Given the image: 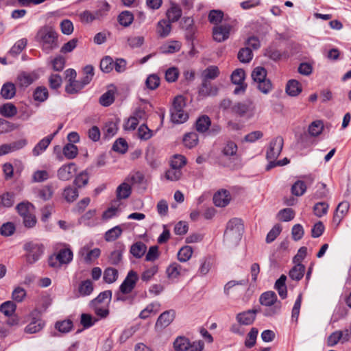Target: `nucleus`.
I'll list each match as a JSON object with an SVG mask.
<instances>
[{
	"mask_svg": "<svg viewBox=\"0 0 351 351\" xmlns=\"http://www.w3.org/2000/svg\"><path fill=\"white\" fill-rule=\"evenodd\" d=\"M58 33L50 25L40 27L34 37L41 50L49 54L59 47Z\"/></svg>",
	"mask_w": 351,
	"mask_h": 351,
	"instance_id": "nucleus-1",
	"label": "nucleus"
},
{
	"mask_svg": "<svg viewBox=\"0 0 351 351\" xmlns=\"http://www.w3.org/2000/svg\"><path fill=\"white\" fill-rule=\"evenodd\" d=\"M243 232V225L241 220L238 218L230 219L226 226L223 238L230 245H236L241 239Z\"/></svg>",
	"mask_w": 351,
	"mask_h": 351,
	"instance_id": "nucleus-2",
	"label": "nucleus"
},
{
	"mask_svg": "<svg viewBox=\"0 0 351 351\" xmlns=\"http://www.w3.org/2000/svg\"><path fill=\"white\" fill-rule=\"evenodd\" d=\"M260 303L262 305L271 308H267L264 311V315L267 317L272 316L278 313L281 308V302L277 300V296L274 291H267L261 294L259 298Z\"/></svg>",
	"mask_w": 351,
	"mask_h": 351,
	"instance_id": "nucleus-3",
	"label": "nucleus"
},
{
	"mask_svg": "<svg viewBox=\"0 0 351 351\" xmlns=\"http://www.w3.org/2000/svg\"><path fill=\"white\" fill-rule=\"evenodd\" d=\"M184 99L179 95L175 97L171 108V119L174 123H183L189 118L188 114L184 111Z\"/></svg>",
	"mask_w": 351,
	"mask_h": 351,
	"instance_id": "nucleus-4",
	"label": "nucleus"
},
{
	"mask_svg": "<svg viewBox=\"0 0 351 351\" xmlns=\"http://www.w3.org/2000/svg\"><path fill=\"white\" fill-rule=\"evenodd\" d=\"M23 249L27 252L26 260L29 264H33L38 261L45 251L43 244L38 241H31L26 243L23 246Z\"/></svg>",
	"mask_w": 351,
	"mask_h": 351,
	"instance_id": "nucleus-5",
	"label": "nucleus"
},
{
	"mask_svg": "<svg viewBox=\"0 0 351 351\" xmlns=\"http://www.w3.org/2000/svg\"><path fill=\"white\" fill-rule=\"evenodd\" d=\"M45 326V322L40 317L37 312L30 314V321L25 327L24 332L26 334H35L41 331Z\"/></svg>",
	"mask_w": 351,
	"mask_h": 351,
	"instance_id": "nucleus-6",
	"label": "nucleus"
},
{
	"mask_svg": "<svg viewBox=\"0 0 351 351\" xmlns=\"http://www.w3.org/2000/svg\"><path fill=\"white\" fill-rule=\"evenodd\" d=\"M101 254V250L98 247L91 249L89 245H85L79 251V255L86 264H91L97 260Z\"/></svg>",
	"mask_w": 351,
	"mask_h": 351,
	"instance_id": "nucleus-7",
	"label": "nucleus"
},
{
	"mask_svg": "<svg viewBox=\"0 0 351 351\" xmlns=\"http://www.w3.org/2000/svg\"><path fill=\"white\" fill-rule=\"evenodd\" d=\"M138 280V274L134 270L129 271L125 278L119 287L120 291L123 294H128L131 293L135 287Z\"/></svg>",
	"mask_w": 351,
	"mask_h": 351,
	"instance_id": "nucleus-8",
	"label": "nucleus"
},
{
	"mask_svg": "<svg viewBox=\"0 0 351 351\" xmlns=\"http://www.w3.org/2000/svg\"><path fill=\"white\" fill-rule=\"evenodd\" d=\"M231 29L232 25L228 23L215 25L213 28V39L218 43L226 40L230 36Z\"/></svg>",
	"mask_w": 351,
	"mask_h": 351,
	"instance_id": "nucleus-9",
	"label": "nucleus"
},
{
	"mask_svg": "<svg viewBox=\"0 0 351 351\" xmlns=\"http://www.w3.org/2000/svg\"><path fill=\"white\" fill-rule=\"evenodd\" d=\"M284 141L281 136H277L271 141L267 151L268 160H275L278 157L283 147Z\"/></svg>",
	"mask_w": 351,
	"mask_h": 351,
	"instance_id": "nucleus-10",
	"label": "nucleus"
},
{
	"mask_svg": "<svg viewBox=\"0 0 351 351\" xmlns=\"http://www.w3.org/2000/svg\"><path fill=\"white\" fill-rule=\"evenodd\" d=\"M350 338L351 331L350 330H337L328 337L327 343L329 346H334L339 342L341 343L347 342Z\"/></svg>",
	"mask_w": 351,
	"mask_h": 351,
	"instance_id": "nucleus-11",
	"label": "nucleus"
},
{
	"mask_svg": "<svg viewBox=\"0 0 351 351\" xmlns=\"http://www.w3.org/2000/svg\"><path fill=\"white\" fill-rule=\"evenodd\" d=\"M77 171V166L74 162H70L60 167L57 171V176L62 181L69 180Z\"/></svg>",
	"mask_w": 351,
	"mask_h": 351,
	"instance_id": "nucleus-12",
	"label": "nucleus"
},
{
	"mask_svg": "<svg viewBox=\"0 0 351 351\" xmlns=\"http://www.w3.org/2000/svg\"><path fill=\"white\" fill-rule=\"evenodd\" d=\"M258 310H247L238 313L236 315V320L240 325L249 326L253 324L256 319Z\"/></svg>",
	"mask_w": 351,
	"mask_h": 351,
	"instance_id": "nucleus-13",
	"label": "nucleus"
},
{
	"mask_svg": "<svg viewBox=\"0 0 351 351\" xmlns=\"http://www.w3.org/2000/svg\"><path fill=\"white\" fill-rule=\"evenodd\" d=\"M231 196L228 190L221 189L216 192L213 196V203L217 207H225L230 202Z\"/></svg>",
	"mask_w": 351,
	"mask_h": 351,
	"instance_id": "nucleus-14",
	"label": "nucleus"
},
{
	"mask_svg": "<svg viewBox=\"0 0 351 351\" xmlns=\"http://www.w3.org/2000/svg\"><path fill=\"white\" fill-rule=\"evenodd\" d=\"M350 208V204L348 202L344 201L342 202H340L337 208L336 211L333 216V222L338 226L342 219L344 218V217L346 215V214L348 212Z\"/></svg>",
	"mask_w": 351,
	"mask_h": 351,
	"instance_id": "nucleus-15",
	"label": "nucleus"
},
{
	"mask_svg": "<svg viewBox=\"0 0 351 351\" xmlns=\"http://www.w3.org/2000/svg\"><path fill=\"white\" fill-rule=\"evenodd\" d=\"M188 271L177 263H173L167 268V276L169 279H176L180 276H184Z\"/></svg>",
	"mask_w": 351,
	"mask_h": 351,
	"instance_id": "nucleus-16",
	"label": "nucleus"
},
{
	"mask_svg": "<svg viewBox=\"0 0 351 351\" xmlns=\"http://www.w3.org/2000/svg\"><path fill=\"white\" fill-rule=\"evenodd\" d=\"M175 317V311L173 310L166 311L163 312L158 318L156 327L165 328L168 326Z\"/></svg>",
	"mask_w": 351,
	"mask_h": 351,
	"instance_id": "nucleus-17",
	"label": "nucleus"
},
{
	"mask_svg": "<svg viewBox=\"0 0 351 351\" xmlns=\"http://www.w3.org/2000/svg\"><path fill=\"white\" fill-rule=\"evenodd\" d=\"M38 79L35 73L23 72L17 77L18 84L20 87L26 88Z\"/></svg>",
	"mask_w": 351,
	"mask_h": 351,
	"instance_id": "nucleus-18",
	"label": "nucleus"
},
{
	"mask_svg": "<svg viewBox=\"0 0 351 351\" xmlns=\"http://www.w3.org/2000/svg\"><path fill=\"white\" fill-rule=\"evenodd\" d=\"M302 91L301 84L296 80H289L286 85L285 92L291 97H296Z\"/></svg>",
	"mask_w": 351,
	"mask_h": 351,
	"instance_id": "nucleus-19",
	"label": "nucleus"
},
{
	"mask_svg": "<svg viewBox=\"0 0 351 351\" xmlns=\"http://www.w3.org/2000/svg\"><path fill=\"white\" fill-rule=\"evenodd\" d=\"M27 144L26 139H21L10 144L1 145V155L6 154L24 147Z\"/></svg>",
	"mask_w": 351,
	"mask_h": 351,
	"instance_id": "nucleus-20",
	"label": "nucleus"
},
{
	"mask_svg": "<svg viewBox=\"0 0 351 351\" xmlns=\"http://www.w3.org/2000/svg\"><path fill=\"white\" fill-rule=\"evenodd\" d=\"M217 93L218 88L217 86H213L208 81L202 80L201 87L199 89V94L200 96H215Z\"/></svg>",
	"mask_w": 351,
	"mask_h": 351,
	"instance_id": "nucleus-21",
	"label": "nucleus"
},
{
	"mask_svg": "<svg viewBox=\"0 0 351 351\" xmlns=\"http://www.w3.org/2000/svg\"><path fill=\"white\" fill-rule=\"evenodd\" d=\"M96 210H89L80 219V223L89 227H93L98 224V220L95 217Z\"/></svg>",
	"mask_w": 351,
	"mask_h": 351,
	"instance_id": "nucleus-22",
	"label": "nucleus"
},
{
	"mask_svg": "<svg viewBox=\"0 0 351 351\" xmlns=\"http://www.w3.org/2000/svg\"><path fill=\"white\" fill-rule=\"evenodd\" d=\"M93 284L90 280L80 282L77 287L78 296L86 297L90 295L93 291Z\"/></svg>",
	"mask_w": 351,
	"mask_h": 351,
	"instance_id": "nucleus-23",
	"label": "nucleus"
},
{
	"mask_svg": "<svg viewBox=\"0 0 351 351\" xmlns=\"http://www.w3.org/2000/svg\"><path fill=\"white\" fill-rule=\"evenodd\" d=\"M211 126V120L207 115L200 116L195 122L196 130L199 133L208 132Z\"/></svg>",
	"mask_w": 351,
	"mask_h": 351,
	"instance_id": "nucleus-24",
	"label": "nucleus"
},
{
	"mask_svg": "<svg viewBox=\"0 0 351 351\" xmlns=\"http://www.w3.org/2000/svg\"><path fill=\"white\" fill-rule=\"evenodd\" d=\"M51 143V136H45L42 138L39 142L34 146L32 149V154L34 156H38L42 154L49 147Z\"/></svg>",
	"mask_w": 351,
	"mask_h": 351,
	"instance_id": "nucleus-25",
	"label": "nucleus"
},
{
	"mask_svg": "<svg viewBox=\"0 0 351 351\" xmlns=\"http://www.w3.org/2000/svg\"><path fill=\"white\" fill-rule=\"evenodd\" d=\"M132 193L131 184L126 180L117 189L116 194L118 199H125L130 197Z\"/></svg>",
	"mask_w": 351,
	"mask_h": 351,
	"instance_id": "nucleus-26",
	"label": "nucleus"
},
{
	"mask_svg": "<svg viewBox=\"0 0 351 351\" xmlns=\"http://www.w3.org/2000/svg\"><path fill=\"white\" fill-rule=\"evenodd\" d=\"M182 10L180 6L176 3H172L171 7L167 11V16L169 23L178 21L182 16Z\"/></svg>",
	"mask_w": 351,
	"mask_h": 351,
	"instance_id": "nucleus-27",
	"label": "nucleus"
},
{
	"mask_svg": "<svg viewBox=\"0 0 351 351\" xmlns=\"http://www.w3.org/2000/svg\"><path fill=\"white\" fill-rule=\"evenodd\" d=\"M247 283V280H230L223 287V293L226 296H230V294L237 290L238 286L246 285Z\"/></svg>",
	"mask_w": 351,
	"mask_h": 351,
	"instance_id": "nucleus-28",
	"label": "nucleus"
},
{
	"mask_svg": "<svg viewBox=\"0 0 351 351\" xmlns=\"http://www.w3.org/2000/svg\"><path fill=\"white\" fill-rule=\"evenodd\" d=\"M112 88L108 90L99 98V104L105 107L110 106L114 101V95L116 88L114 86H111Z\"/></svg>",
	"mask_w": 351,
	"mask_h": 351,
	"instance_id": "nucleus-29",
	"label": "nucleus"
},
{
	"mask_svg": "<svg viewBox=\"0 0 351 351\" xmlns=\"http://www.w3.org/2000/svg\"><path fill=\"white\" fill-rule=\"evenodd\" d=\"M56 258L60 265L69 264L73 260V252L69 248L61 249L56 254Z\"/></svg>",
	"mask_w": 351,
	"mask_h": 351,
	"instance_id": "nucleus-30",
	"label": "nucleus"
},
{
	"mask_svg": "<svg viewBox=\"0 0 351 351\" xmlns=\"http://www.w3.org/2000/svg\"><path fill=\"white\" fill-rule=\"evenodd\" d=\"M287 277L285 275H281L280 277L276 280L275 283V289L277 290L280 297L285 299L287 296V290L286 286Z\"/></svg>",
	"mask_w": 351,
	"mask_h": 351,
	"instance_id": "nucleus-31",
	"label": "nucleus"
},
{
	"mask_svg": "<svg viewBox=\"0 0 351 351\" xmlns=\"http://www.w3.org/2000/svg\"><path fill=\"white\" fill-rule=\"evenodd\" d=\"M219 69L217 66L211 65L203 71L202 77L204 80H212L216 79L219 75Z\"/></svg>",
	"mask_w": 351,
	"mask_h": 351,
	"instance_id": "nucleus-32",
	"label": "nucleus"
},
{
	"mask_svg": "<svg viewBox=\"0 0 351 351\" xmlns=\"http://www.w3.org/2000/svg\"><path fill=\"white\" fill-rule=\"evenodd\" d=\"M146 250V245L141 241L134 243L130 247V253L136 258H141Z\"/></svg>",
	"mask_w": 351,
	"mask_h": 351,
	"instance_id": "nucleus-33",
	"label": "nucleus"
},
{
	"mask_svg": "<svg viewBox=\"0 0 351 351\" xmlns=\"http://www.w3.org/2000/svg\"><path fill=\"white\" fill-rule=\"evenodd\" d=\"M97 10L95 13L96 14L98 19H100L106 16L110 9V5L106 1H97Z\"/></svg>",
	"mask_w": 351,
	"mask_h": 351,
	"instance_id": "nucleus-34",
	"label": "nucleus"
},
{
	"mask_svg": "<svg viewBox=\"0 0 351 351\" xmlns=\"http://www.w3.org/2000/svg\"><path fill=\"white\" fill-rule=\"evenodd\" d=\"M304 265L298 263L290 270L289 275L292 280L298 281L304 276Z\"/></svg>",
	"mask_w": 351,
	"mask_h": 351,
	"instance_id": "nucleus-35",
	"label": "nucleus"
},
{
	"mask_svg": "<svg viewBox=\"0 0 351 351\" xmlns=\"http://www.w3.org/2000/svg\"><path fill=\"white\" fill-rule=\"evenodd\" d=\"M16 95V86L12 82L5 83L1 86V97L6 99H12Z\"/></svg>",
	"mask_w": 351,
	"mask_h": 351,
	"instance_id": "nucleus-36",
	"label": "nucleus"
},
{
	"mask_svg": "<svg viewBox=\"0 0 351 351\" xmlns=\"http://www.w3.org/2000/svg\"><path fill=\"white\" fill-rule=\"evenodd\" d=\"M237 144L233 141H229L224 143L221 148V153L224 156L230 157L237 154Z\"/></svg>",
	"mask_w": 351,
	"mask_h": 351,
	"instance_id": "nucleus-37",
	"label": "nucleus"
},
{
	"mask_svg": "<svg viewBox=\"0 0 351 351\" xmlns=\"http://www.w3.org/2000/svg\"><path fill=\"white\" fill-rule=\"evenodd\" d=\"M84 86L80 80H72L68 82L65 86V91L70 95L78 93L82 89L84 88Z\"/></svg>",
	"mask_w": 351,
	"mask_h": 351,
	"instance_id": "nucleus-38",
	"label": "nucleus"
},
{
	"mask_svg": "<svg viewBox=\"0 0 351 351\" xmlns=\"http://www.w3.org/2000/svg\"><path fill=\"white\" fill-rule=\"evenodd\" d=\"M123 230L120 226H116L108 230L105 233V240L108 242L114 241L117 239L122 234Z\"/></svg>",
	"mask_w": 351,
	"mask_h": 351,
	"instance_id": "nucleus-39",
	"label": "nucleus"
},
{
	"mask_svg": "<svg viewBox=\"0 0 351 351\" xmlns=\"http://www.w3.org/2000/svg\"><path fill=\"white\" fill-rule=\"evenodd\" d=\"M134 21V15L130 11H123L118 16V21L124 27L130 26Z\"/></svg>",
	"mask_w": 351,
	"mask_h": 351,
	"instance_id": "nucleus-40",
	"label": "nucleus"
},
{
	"mask_svg": "<svg viewBox=\"0 0 351 351\" xmlns=\"http://www.w3.org/2000/svg\"><path fill=\"white\" fill-rule=\"evenodd\" d=\"M198 135L195 132H189L184 135L183 143L185 147L191 149L198 143Z\"/></svg>",
	"mask_w": 351,
	"mask_h": 351,
	"instance_id": "nucleus-41",
	"label": "nucleus"
},
{
	"mask_svg": "<svg viewBox=\"0 0 351 351\" xmlns=\"http://www.w3.org/2000/svg\"><path fill=\"white\" fill-rule=\"evenodd\" d=\"M49 97L48 90L45 86H38L34 91L33 97L35 101L43 102Z\"/></svg>",
	"mask_w": 351,
	"mask_h": 351,
	"instance_id": "nucleus-42",
	"label": "nucleus"
},
{
	"mask_svg": "<svg viewBox=\"0 0 351 351\" xmlns=\"http://www.w3.org/2000/svg\"><path fill=\"white\" fill-rule=\"evenodd\" d=\"M181 45L178 41H171L160 47L162 53H173L180 49Z\"/></svg>",
	"mask_w": 351,
	"mask_h": 351,
	"instance_id": "nucleus-43",
	"label": "nucleus"
},
{
	"mask_svg": "<svg viewBox=\"0 0 351 351\" xmlns=\"http://www.w3.org/2000/svg\"><path fill=\"white\" fill-rule=\"evenodd\" d=\"M173 347L177 351H186L191 347V344L187 338L179 337L175 340Z\"/></svg>",
	"mask_w": 351,
	"mask_h": 351,
	"instance_id": "nucleus-44",
	"label": "nucleus"
},
{
	"mask_svg": "<svg viewBox=\"0 0 351 351\" xmlns=\"http://www.w3.org/2000/svg\"><path fill=\"white\" fill-rule=\"evenodd\" d=\"M112 297V291L110 290L104 291L99 294V295L90 301V305H101V303L109 302Z\"/></svg>",
	"mask_w": 351,
	"mask_h": 351,
	"instance_id": "nucleus-45",
	"label": "nucleus"
},
{
	"mask_svg": "<svg viewBox=\"0 0 351 351\" xmlns=\"http://www.w3.org/2000/svg\"><path fill=\"white\" fill-rule=\"evenodd\" d=\"M237 58L241 62L248 63L253 58V53L249 47H243L239 50Z\"/></svg>",
	"mask_w": 351,
	"mask_h": 351,
	"instance_id": "nucleus-46",
	"label": "nucleus"
},
{
	"mask_svg": "<svg viewBox=\"0 0 351 351\" xmlns=\"http://www.w3.org/2000/svg\"><path fill=\"white\" fill-rule=\"evenodd\" d=\"M213 262L210 257H205L200 261V265L198 269L199 275L206 276L210 271Z\"/></svg>",
	"mask_w": 351,
	"mask_h": 351,
	"instance_id": "nucleus-47",
	"label": "nucleus"
},
{
	"mask_svg": "<svg viewBox=\"0 0 351 351\" xmlns=\"http://www.w3.org/2000/svg\"><path fill=\"white\" fill-rule=\"evenodd\" d=\"M193 252V248L191 246H184L178 252V259L180 262H186L191 258Z\"/></svg>",
	"mask_w": 351,
	"mask_h": 351,
	"instance_id": "nucleus-48",
	"label": "nucleus"
},
{
	"mask_svg": "<svg viewBox=\"0 0 351 351\" xmlns=\"http://www.w3.org/2000/svg\"><path fill=\"white\" fill-rule=\"evenodd\" d=\"M1 115L6 117H12L17 113L16 107L12 103L8 102L1 104Z\"/></svg>",
	"mask_w": 351,
	"mask_h": 351,
	"instance_id": "nucleus-49",
	"label": "nucleus"
},
{
	"mask_svg": "<svg viewBox=\"0 0 351 351\" xmlns=\"http://www.w3.org/2000/svg\"><path fill=\"white\" fill-rule=\"evenodd\" d=\"M119 273L117 269L112 267H108L104 272V280L107 283H113L118 278Z\"/></svg>",
	"mask_w": 351,
	"mask_h": 351,
	"instance_id": "nucleus-50",
	"label": "nucleus"
},
{
	"mask_svg": "<svg viewBox=\"0 0 351 351\" xmlns=\"http://www.w3.org/2000/svg\"><path fill=\"white\" fill-rule=\"evenodd\" d=\"M64 156L67 159L75 158L78 154V149L76 145L71 143H67L65 145L62 149Z\"/></svg>",
	"mask_w": 351,
	"mask_h": 351,
	"instance_id": "nucleus-51",
	"label": "nucleus"
},
{
	"mask_svg": "<svg viewBox=\"0 0 351 351\" xmlns=\"http://www.w3.org/2000/svg\"><path fill=\"white\" fill-rule=\"evenodd\" d=\"M171 27L169 21L162 20L158 23L157 33L161 37L168 36L171 32Z\"/></svg>",
	"mask_w": 351,
	"mask_h": 351,
	"instance_id": "nucleus-52",
	"label": "nucleus"
},
{
	"mask_svg": "<svg viewBox=\"0 0 351 351\" xmlns=\"http://www.w3.org/2000/svg\"><path fill=\"white\" fill-rule=\"evenodd\" d=\"M138 137L142 141H147L150 139L153 135V130H150L147 125L142 124L138 129Z\"/></svg>",
	"mask_w": 351,
	"mask_h": 351,
	"instance_id": "nucleus-53",
	"label": "nucleus"
},
{
	"mask_svg": "<svg viewBox=\"0 0 351 351\" xmlns=\"http://www.w3.org/2000/svg\"><path fill=\"white\" fill-rule=\"evenodd\" d=\"M250 109V104L241 102L235 104L232 108V112L240 117H243L247 114Z\"/></svg>",
	"mask_w": 351,
	"mask_h": 351,
	"instance_id": "nucleus-54",
	"label": "nucleus"
},
{
	"mask_svg": "<svg viewBox=\"0 0 351 351\" xmlns=\"http://www.w3.org/2000/svg\"><path fill=\"white\" fill-rule=\"evenodd\" d=\"M27 44V40L26 38H21L10 49L9 54L12 56L19 55L26 47Z\"/></svg>",
	"mask_w": 351,
	"mask_h": 351,
	"instance_id": "nucleus-55",
	"label": "nucleus"
},
{
	"mask_svg": "<svg viewBox=\"0 0 351 351\" xmlns=\"http://www.w3.org/2000/svg\"><path fill=\"white\" fill-rule=\"evenodd\" d=\"M252 78L255 83L266 79L267 71L264 67L257 66L252 72Z\"/></svg>",
	"mask_w": 351,
	"mask_h": 351,
	"instance_id": "nucleus-56",
	"label": "nucleus"
},
{
	"mask_svg": "<svg viewBox=\"0 0 351 351\" xmlns=\"http://www.w3.org/2000/svg\"><path fill=\"white\" fill-rule=\"evenodd\" d=\"M231 82L237 85H240L241 84H244V80L245 78V73L243 69H235L231 76Z\"/></svg>",
	"mask_w": 351,
	"mask_h": 351,
	"instance_id": "nucleus-57",
	"label": "nucleus"
},
{
	"mask_svg": "<svg viewBox=\"0 0 351 351\" xmlns=\"http://www.w3.org/2000/svg\"><path fill=\"white\" fill-rule=\"evenodd\" d=\"M160 83V79L156 74H150L145 80V86L149 90L156 89Z\"/></svg>",
	"mask_w": 351,
	"mask_h": 351,
	"instance_id": "nucleus-58",
	"label": "nucleus"
},
{
	"mask_svg": "<svg viewBox=\"0 0 351 351\" xmlns=\"http://www.w3.org/2000/svg\"><path fill=\"white\" fill-rule=\"evenodd\" d=\"M16 305L12 301H7L1 304V313L5 316H12L16 311Z\"/></svg>",
	"mask_w": 351,
	"mask_h": 351,
	"instance_id": "nucleus-59",
	"label": "nucleus"
},
{
	"mask_svg": "<svg viewBox=\"0 0 351 351\" xmlns=\"http://www.w3.org/2000/svg\"><path fill=\"white\" fill-rule=\"evenodd\" d=\"M223 17V13L217 10H213L209 12L208 20L210 23L215 25H221Z\"/></svg>",
	"mask_w": 351,
	"mask_h": 351,
	"instance_id": "nucleus-60",
	"label": "nucleus"
},
{
	"mask_svg": "<svg viewBox=\"0 0 351 351\" xmlns=\"http://www.w3.org/2000/svg\"><path fill=\"white\" fill-rule=\"evenodd\" d=\"M101 70L106 73H110L114 69V60L110 56L104 57L100 62Z\"/></svg>",
	"mask_w": 351,
	"mask_h": 351,
	"instance_id": "nucleus-61",
	"label": "nucleus"
},
{
	"mask_svg": "<svg viewBox=\"0 0 351 351\" xmlns=\"http://www.w3.org/2000/svg\"><path fill=\"white\" fill-rule=\"evenodd\" d=\"M118 130V127L116 123L108 122L106 123L104 127V135L106 138H112L116 134Z\"/></svg>",
	"mask_w": 351,
	"mask_h": 351,
	"instance_id": "nucleus-62",
	"label": "nucleus"
},
{
	"mask_svg": "<svg viewBox=\"0 0 351 351\" xmlns=\"http://www.w3.org/2000/svg\"><path fill=\"white\" fill-rule=\"evenodd\" d=\"M182 175L181 169L171 166L165 173V178L170 181H177L180 179Z\"/></svg>",
	"mask_w": 351,
	"mask_h": 351,
	"instance_id": "nucleus-63",
	"label": "nucleus"
},
{
	"mask_svg": "<svg viewBox=\"0 0 351 351\" xmlns=\"http://www.w3.org/2000/svg\"><path fill=\"white\" fill-rule=\"evenodd\" d=\"M180 75L179 70L177 67L171 66L165 71V80L169 83L175 82Z\"/></svg>",
	"mask_w": 351,
	"mask_h": 351,
	"instance_id": "nucleus-64",
	"label": "nucleus"
}]
</instances>
